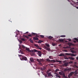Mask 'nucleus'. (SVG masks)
<instances>
[{"label": "nucleus", "mask_w": 78, "mask_h": 78, "mask_svg": "<svg viewBox=\"0 0 78 78\" xmlns=\"http://www.w3.org/2000/svg\"><path fill=\"white\" fill-rule=\"evenodd\" d=\"M56 61H57V62H62V61H58V60H56Z\"/></svg>", "instance_id": "29"}, {"label": "nucleus", "mask_w": 78, "mask_h": 78, "mask_svg": "<svg viewBox=\"0 0 78 78\" xmlns=\"http://www.w3.org/2000/svg\"><path fill=\"white\" fill-rule=\"evenodd\" d=\"M25 37H26L27 39H30V38H29V37H28V36H25Z\"/></svg>", "instance_id": "37"}, {"label": "nucleus", "mask_w": 78, "mask_h": 78, "mask_svg": "<svg viewBox=\"0 0 78 78\" xmlns=\"http://www.w3.org/2000/svg\"><path fill=\"white\" fill-rule=\"evenodd\" d=\"M34 46L35 47H36L37 48H38V49H42V48H41L40 47H39V45H38V44H35L34 45Z\"/></svg>", "instance_id": "10"}, {"label": "nucleus", "mask_w": 78, "mask_h": 78, "mask_svg": "<svg viewBox=\"0 0 78 78\" xmlns=\"http://www.w3.org/2000/svg\"><path fill=\"white\" fill-rule=\"evenodd\" d=\"M59 42H64V40L62 39H59Z\"/></svg>", "instance_id": "23"}, {"label": "nucleus", "mask_w": 78, "mask_h": 78, "mask_svg": "<svg viewBox=\"0 0 78 78\" xmlns=\"http://www.w3.org/2000/svg\"><path fill=\"white\" fill-rule=\"evenodd\" d=\"M74 40H75L77 42H78V39L77 38H74Z\"/></svg>", "instance_id": "27"}, {"label": "nucleus", "mask_w": 78, "mask_h": 78, "mask_svg": "<svg viewBox=\"0 0 78 78\" xmlns=\"http://www.w3.org/2000/svg\"><path fill=\"white\" fill-rule=\"evenodd\" d=\"M46 50H48V51H50L51 50V49H46Z\"/></svg>", "instance_id": "47"}, {"label": "nucleus", "mask_w": 78, "mask_h": 78, "mask_svg": "<svg viewBox=\"0 0 78 78\" xmlns=\"http://www.w3.org/2000/svg\"><path fill=\"white\" fill-rule=\"evenodd\" d=\"M65 78H67V77L66 76V77H65Z\"/></svg>", "instance_id": "56"}, {"label": "nucleus", "mask_w": 78, "mask_h": 78, "mask_svg": "<svg viewBox=\"0 0 78 78\" xmlns=\"http://www.w3.org/2000/svg\"><path fill=\"white\" fill-rule=\"evenodd\" d=\"M73 67H75V68H78V66H77L76 65H73Z\"/></svg>", "instance_id": "22"}, {"label": "nucleus", "mask_w": 78, "mask_h": 78, "mask_svg": "<svg viewBox=\"0 0 78 78\" xmlns=\"http://www.w3.org/2000/svg\"><path fill=\"white\" fill-rule=\"evenodd\" d=\"M67 48H69V47H63V48H64V49Z\"/></svg>", "instance_id": "34"}, {"label": "nucleus", "mask_w": 78, "mask_h": 78, "mask_svg": "<svg viewBox=\"0 0 78 78\" xmlns=\"http://www.w3.org/2000/svg\"><path fill=\"white\" fill-rule=\"evenodd\" d=\"M50 65H51V66H53V64H49Z\"/></svg>", "instance_id": "50"}, {"label": "nucleus", "mask_w": 78, "mask_h": 78, "mask_svg": "<svg viewBox=\"0 0 78 78\" xmlns=\"http://www.w3.org/2000/svg\"><path fill=\"white\" fill-rule=\"evenodd\" d=\"M61 37H66V36L65 35H61Z\"/></svg>", "instance_id": "31"}, {"label": "nucleus", "mask_w": 78, "mask_h": 78, "mask_svg": "<svg viewBox=\"0 0 78 78\" xmlns=\"http://www.w3.org/2000/svg\"><path fill=\"white\" fill-rule=\"evenodd\" d=\"M74 43H75L76 42V41H74Z\"/></svg>", "instance_id": "52"}, {"label": "nucleus", "mask_w": 78, "mask_h": 78, "mask_svg": "<svg viewBox=\"0 0 78 78\" xmlns=\"http://www.w3.org/2000/svg\"><path fill=\"white\" fill-rule=\"evenodd\" d=\"M69 64H72L73 63V62L72 61H71V62H69Z\"/></svg>", "instance_id": "38"}, {"label": "nucleus", "mask_w": 78, "mask_h": 78, "mask_svg": "<svg viewBox=\"0 0 78 78\" xmlns=\"http://www.w3.org/2000/svg\"><path fill=\"white\" fill-rule=\"evenodd\" d=\"M68 40H69V41L70 42H71V41H72L71 39H69Z\"/></svg>", "instance_id": "45"}, {"label": "nucleus", "mask_w": 78, "mask_h": 78, "mask_svg": "<svg viewBox=\"0 0 78 78\" xmlns=\"http://www.w3.org/2000/svg\"><path fill=\"white\" fill-rule=\"evenodd\" d=\"M37 60L38 61V62L40 64H42V63H41V61H43V60L42 59H37Z\"/></svg>", "instance_id": "7"}, {"label": "nucleus", "mask_w": 78, "mask_h": 78, "mask_svg": "<svg viewBox=\"0 0 78 78\" xmlns=\"http://www.w3.org/2000/svg\"><path fill=\"white\" fill-rule=\"evenodd\" d=\"M20 44H22V43L23 42H22V41H20Z\"/></svg>", "instance_id": "39"}, {"label": "nucleus", "mask_w": 78, "mask_h": 78, "mask_svg": "<svg viewBox=\"0 0 78 78\" xmlns=\"http://www.w3.org/2000/svg\"><path fill=\"white\" fill-rule=\"evenodd\" d=\"M34 59L33 58H30V62H34Z\"/></svg>", "instance_id": "9"}, {"label": "nucleus", "mask_w": 78, "mask_h": 78, "mask_svg": "<svg viewBox=\"0 0 78 78\" xmlns=\"http://www.w3.org/2000/svg\"><path fill=\"white\" fill-rule=\"evenodd\" d=\"M78 71L76 70L74 72H71L68 75V76L69 78H75L76 76H78ZM74 75V77H72V76Z\"/></svg>", "instance_id": "1"}, {"label": "nucleus", "mask_w": 78, "mask_h": 78, "mask_svg": "<svg viewBox=\"0 0 78 78\" xmlns=\"http://www.w3.org/2000/svg\"><path fill=\"white\" fill-rule=\"evenodd\" d=\"M69 69L66 68L64 70V71L67 72V71H69Z\"/></svg>", "instance_id": "21"}, {"label": "nucleus", "mask_w": 78, "mask_h": 78, "mask_svg": "<svg viewBox=\"0 0 78 78\" xmlns=\"http://www.w3.org/2000/svg\"><path fill=\"white\" fill-rule=\"evenodd\" d=\"M64 51H65V52H67V51L66 50H64Z\"/></svg>", "instance_id": "46"}, {"label": "nucleus", "mask_w": 78, "mask_h": 78, "mask_svg": "<svg viewBox=\"0 0 78 78\" xmlns=\"http://www.w3.org/2000/svg\"><path fill=\"white\" fill-rule=\"evenodd\" d=\"M58 71H59V69H56L55 70V72L56 73H57V72H58Z\"/></svg>", "instance_id": "24"}, {"label": "nucleus", "mask_w": 78, "mask_h": 78, "mask_svg": "<svg viewBox=\"0 0 78 78\" xmlns=\"http://www.w3.org/2000/svg\"><path fill=\"white\" fill-rule=\"evenodd\" d=\"M45 48H46V49H49L50 48H47V47H45Z\"/></svg>", "instance_id": "48"}, {"label": "nucleus", "mask_w": 78, "mask_h": 78, "mask_svg": "<svg viewBox=\"0 0 78 78\" xmlns=\"http://www.w3.org/2000/svg\"><path fill=\"white\" fill-rule=\"evenodd\" d=\"M36 37H39V36H38V35H37V34L36 35Z\"/></svg>", "instance_id": "44"}, {"label": "nucleus", "mask_w": 78, "mask_h": 78, "mask_svg": "<svg viewBox=\"0 0 78 78\" xmlns=\"http://www.w3.org/2000/svg\"><path fill=\"white\" fill-rule=\"evenodd\" d=\"M26 50L27 51H29V52H38V55L40 57L42 56V52L40 51H38V50H36V49H33V50H30V49H26Z\"/></svg>", "instance_id": "2"}, {"label": "nucleus", "mask_w": 78, "mask_h": 78, "mask_svg": "<svg viewBox=\"0 0 78 78\" xmlns=\"http://www.w3.org/2000/svg\"><path fill=\"white\" fill-rule=\"evenodd\" d=\"M70 49H74V48H71Z\"/></svg>", "instance_id": "59"}, {"label": "nucleus", "mask_w": 78, "mask_h": 78, "mask_svg": "<svg viewBox=\"0 0 78 78\" xmlns=\"http://www.w3.org/2000/svg\"><path fill=\"white\" fill-rule=\"evenodd\" d=\"M30 42H31V43H33V40H31L30 41Z\"/></svg>", "instance_id": "43"}, {"label": "nucleus", "mask_w": 78, "mask_h": 78, "mask_svg": "<svg viewBox=\"0 0 78 78\" xmlns=\"http://www.w3.org/2000/svg\"><path fill=\"white\" fill-rule=\"evenodd\" d=\"M43 51V52H44V53H45V50H42Z\"/></svg>", "instance_id": "42"}, {"label": "nucleus", "mask_w": 78, "mask_h": 78, "mask_svg": "<svg viewBox=\"0 0 78 78\" xmlns=\"http://www.w3.org/2000/svg\"><path fill=\"white\" fill-rule=\"evenodd\" d=\"M27 36H29V37H31V34L30 35H27Z\"/></svg>", "instance_id": "41"}, {"label": "nucleus", "mask_w": 78, "mask_h": 78, "mask_svg": "<svg viewBox=\"0 0 78 78\" xmlns=\"http://www.w3.org/2000/svg\"><path fill=\"white\" fill-rule=\"evenodd\" d=\"M33 39L34 40V41H36V40L37 41V40H39V38L37 37H34L33 38Z\"/></svg>", "instance_id": "16"}, {"label": "nucleus", "mask_w": 78, "mask_h": 78, "mask_svg": "<svg viewBox=\"0 0 78 78\" xmlns=\"http://www.w3.org/2000/svg\"><path fill=\"white\" fill-rule=\"evenodd\" d=\"M40 36L42 38H44V35H41Z\"/></svg>", "instance_id": "33"}, {"label": "nucleus", "mask_w": 78, "mask_h": 78, "mask_svg": "<svg viewBox=\"0 0 78 78\" xmlns=\"http://www.w3.org/2000/svg\"><path fill=\"white\" fill-rule=\"evenodd\" d=\"M46 60L47 61H48V62H51V60L49 59L48 58H46Z\"/></svg>", "instance_id": "17"}, {"label": "nucleus", "mask_w": 78, "mask_h": 78, "mask_svg": "<svg viewBox=\"0 0 78 78\" xmlns=\"http://www.w3.org/2000/svg\"><path fill=\"white\" fill-rule=\"evenodd\" d=\"M75 64H76V62H75Z\"/></svg>", "instance_id": "58"}, {"label": "nucleus", "mask_w": 78, "mask_h": 78, "mask_svg": "<svg viewBox=\"0 0 78 78\" xmlns=\"http://www.w3.org/2000/svg\"><path fill=\"white\" fill-rule=\"evenodd\" d=\"M52 56H49V59H52Z\"/></svg>", "instance_id": "36"}, {"label": "nucleus", "mask_w": 78, "mask_h": 78, "mask_svg": "<svg viewBox=\"0 0 78 78\" xmlns=\"http://www.w3.org/2000/svg\"><path fill=\"white\" fill-rule=\"evenodd\" d=\"M77 3H78V2H77Z\"/></svg>", "instance_id": "61"}, {"label": "nucleus", "mask_w": 78, "mask_h": 78, "mask_svg": "<svg viewBox=\"0 0 78 78\" xmlns=\"http://www.w3.org/2000/svg\"><path fill=\"white\" fill-rule=\"evenodd\" d=\"M28 33V32H26V33Z\"/></svg>", "instance_id": "57"}, {"label": "nucleus", "mask_w": 78, "mask_h": 78, "mask_svg": "<svg viewBox=\"0 0 78 78\" xmlns=\"http://www.w3.org/2000/svg\"><path fill=\"white\" fill-rule=\"evenodd\" d=\"M76 59H77V60H78V56L76 57Z\"/></svg>", "instance_id": "51"}, {"label": "nucleus", "mask_w": 78, "mask_h": 78, "mask_svg": "<svg viewBox=\"0 0 78 78\" xmlns=\"http://www.w3.org/2000/svg\"><path fill=\"white\" fill-rule=\"evenodd\" d=\"M21 47L24 49H28V48L24 46H23V45H22V46H21Z\"/></svg>", "instance_id": "11"}, {"label": "nucleus", "mask_w": 78, "mask_h": 78, "mask_svg": "<svg viewBox=\"0 0 78 78\" xmlns=\"http://www.w3.org/2000/svg\"><path fill=\"white\" fill-rule=\"evenodd\" d=\"M21 40H22V41H23V42L25 41V39L24 38H21Z\"/></svg>", "instance_id": "30"}, {"label": "nucleus", "mask_w": 78, "mask_h": 78, "mask_svg": "<svg viewBox=\"0 0 78 78\" xmlns=\"http://www.w3.org/2000/svg\"><path fill=\"white\" fill-rule=\"evenodd\" d=\"M68 65H69V63L66 62L65 63H64L63 66H65L67 67V66H68Z\"/></svg>", "instance_id": "14"}, {"label": "nucleus", "mask_w": 78, "mask_h": 78, "mask_svg": "<svg viewBox=\"0 0 78 78\" xmlns=\"http://www.w3.org/2000/svg\"><path fill=\"white\" fill-rule=\"evenodd\" d=\"M53 38V37L51 36H49V38L50 39H51Z\"/></svg>", "instance_id": "28"}, {"label": "nucleus", "mask_w": 78, "mask_h": 78, "mask_svg": "<svg viewBox=\"0 0 78 78\" xmlns=\"http://www.w3.org/2000/svg\"><path fill=\"white\" fill-rule=\"evenodd\" d=\"M65 55H69V56H76V55H74L73 54H72V53H66L65 54Z\"/></svg>", "instance_id": "4"}, {"label": "nucleus", "mask_w": 78, "mask_h": 78, "mask_svg": "<svg viewBox=\"0 0 78 78\" xmlns=\"http://www.w3.org/2000/svg\"><path fill=\"white\" fill-rule=\"evenodd\" d=\"M69 59H70V60H75V58L72 57H69Z\"/></svg>", "instance_id": "12"}, {"label": "nucleus", "mask_w": 78, "mask_h": 78, "mask_svg": "<svg viewBox=\"0 0 78 78\" xmlns=\"http://www.w3.org/2000/svg\"><path fill=\"white\" fill-rule=\"evenodd\" d=\"M71 51V53H76V51H75L73 50H70Z\"/></svg>", "instance_id": "18"}, {"label": "nucleus", "mask_w": 78, "mask_h": 78, "mask_svg": "<svg viewBox=\"0 0 78 78\" xmlns=\"http://www.w3.org/2000/svg\"><path fill=\"white\" fill-rule=\"evenodd\" d=\"M38 43H39V44H41V43H42V41H41V40H39L38 42Z\"/></svg>", "instance_id": "26"}, {"label": "nucleus", "mask_w": 78, "mask_h": 78, "mask_svg": "<svg viewBox=\"0 0 78 78\" xmlns=\"http://www.w3.org/2000/svg\"><path fill=\"white\" fill-rule=\"evenodd\" d=\"M58 56H64V54L61 53L60 55H59Z\"/></svg>", "instance_id": "19"}, {"label": "nucleus", "mask_w": 78, "mask_h": 78, "mask_svg": "<svg viewBox=\"0 0 78 78\" xmlns=\"http://www.w3.org/2000/svg\"><path fill=\"white\" fill-rule=\"evenodd\" d=\"M73 6H75V5H73Z\"/></svg>", "instance_id": "60"}, {"label": "nucleus", "mask_w": 78, "mask_h": 78, "mask_svg": "<svg viewBox=\"0 0 78 78\" xmlns=\"http://www.w3.org/2000/svg\"><path fill=\"white\" fill-rule=\"evenodd\" d=\"M29 41H31V39H30L29 40Z\"/></svg>", "instance_id": "54"}, {"label": "nucleus", "mask_w": 78, "mask_h": 78, "mask_svg": "<svg viewBox=\"0 0 78 78\" xmlns=\"http://www.w3.org/2000/svg\"><path fill=\"white\" fill-rule=\"evenodd\" d=\"M46 46L47 47H50V45L48 44H46Z\"/></svg>", "instance_id": "25"}, {"label": "nucleus", "mask_w": 78, "mask_h": 78, "mask_svg": "<svg viewBox=\"0 0 78 78\" xmlns=\"http://www.w3.org/2000/svg\"><path fill=\"white\" fill-rule=\"evenodd\" d=\"M65 59H68V58H67V57H66L65 58Z\"/></svg>", "instance_id": "49"}, {"label": "nucleus", "mask_w": 78, "mask_h": 78, "mask_svg": "<svg viewBox=\"0 0 78 78\" xmlns=\"http://www.w3.org/2000/svg\"><path fill=\"white\" fill-rule=\"evenodd\" d=\"M54 74H55V75H56L55 76L57 78H61V76H58V75H59V74H58V73H55Z\"/></svg>", "instance_id": "8"}, {"label": "nucleus", "mask_w": 78, "mask_h": 78, "mask_svg": "<svg viewBox=\"0 0 78 78\" xmlns=\"http://www.w3.org/2000/svg\"><path fill=\"white\" fill-rule=\"evenodd\" d=\"M41 70H44V68H40Z\"/></svg>", "instance_id": "32"}, {"label": "nucleus", "mask_w": 78, "mask_h": 78, "mask_svg": "<svg viewBox=\"0 0 78 78\" xmlns=\"http://www.w3.org/2000/svg\"><path fill=\"white\" fill-rule=\"evenodd\" d=\"M19 56L20 57V59L21 60H24L25 61H27L28 60L27 58V57H26L23 56H22V55H19Z\"/></svg>", "instance_id": "3"}, {"label": "nucleus", "mask_w": 78, "mask_h": 78, "mask_svg": "<svg viewBox=\"0 0 78 78\" xmlns=\"http://www.w3.org/2000/svg\"><path fill=\"white\" fill-rule=\"evenodd\" d=\"M51 63H53V62H56V61H55V60H51Z\"/></svg>", "instance_id": "20"}, {"label": "nucleus", "mask_w": 78, "mask_h": 78, "mask_svg": "<svg viewBox=\"0 0 78 78\" xmlns=\"http://www.w3.org/2000/svg\"><path fill=\"white\" fill-rule=\"evenodd\" d=\"M55 43H53L52 44V45L53 46H55Z\"/></svg>", "instance_id": "40"}, {"label": "nucleus", "mask_w": 78, "mask_h": 78, "mask_svg": "<svg viewBox=\"0 0 78 78\" xmlns=\"http://www.w3.org/2000/svg\"><path fill=\"white\" fill-rule=\"evenodd\" d=\"M50 70H47V75H48V76H51L52 77H53V75L51 74V72L49 73V72H50Z\"/></svg>", "instance_id": "5"}, {"label": "nucleus", "mask_w": 78, "mask_h": 78, "mask_svg": "<svg viewBox=\"0 0 78 78\" xmlns=\"http://www.w3.org/2000/svg\"><path fill=\"white\" fill-rule=\"evenodd\" d=\"M59 75L63 76V77H65L66 75H65V73L63 71L60 72L59 73Z\"/></svg>", "instance_id": "6"}, {"label": "nucleus", "mask_w": 78, "mask_h": 78, "mask_svg": "<svg viewBox=\"0 0 78 78\" xmlns=\"http://www.w3.org/2000/svg\"><path fill=\"white\" fill-rule=\"evenodd\" d=\"M61 45V44H60V45Z\"/></svg>", "instance_id": "62"}, {"label": "nucleus", "mask_w": 78, "mask_h": 78, "mask_svg": "<svg viewBox=\"0 0 78 78\" xmlns=\"http://www.w3.org/2000/svg\"><path fill=\"white\" fill-rule=\"evenodd\" d=\"M76 8H77V9H78V7H76Z\"/></svg>", "instance_id": "53"}, {"label": "nucleus", "mask_w": 78, "mask_h": 78, "mask_svg": "<svg viewBox=\"0 0 78 78\" xmlns=\"http://www.w3.org/2000/svg\"><path fill=\"white\" fill-rule=\"evenodd\" d=\"M23 49H21L19 51V53H23Z\"/></svg>", "instance_id": "15"}, {"label": "nucleus", "mask_w": 78, "mask_h": 78, "mask_svg": "<svg viewBox=\"0 0 78 78\" xmlns=\"http://www.w3.org/2000/svg\"><path fill=\"white\" fill-rule=\"evenodd\" d=\"M71 5H73V4H72V3H71Z\"/></svg>", "instance_id": "55"}, {"label": "nucleus", "mask_w": 78, "mask_h": 78, "mask_svg": "<svg viewBox=\"0 0 78 78\" xmlns=\"http://www.w3.org/2000/svg\"><path fill=\"white\" fill-rule=\"evenodd\" d=\"M68 45H69V47H71L72 45H73V43L71 42H69L68 43Z\"/></svg>", "instance_id": "13"}, {"label": "nucleus", "mask_w": 78, "mask_h": 78, "mask_svg": "<svg viewBox=\"0 0 78 78\" xmlns=\"http://www.w3.org/2000/svg\"><path fill=\"white\" fill-rule=\"evenodd\" d=\"M31 34H32V35H35L36 34L35 33H32Z\"/></svg>", "instance_id": "35"}]
</instances>
